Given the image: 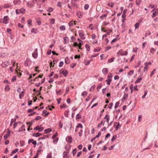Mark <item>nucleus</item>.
<instances>
[{
  "label": "nucleus",
  "mask_w": 158,
  "mask_h": 158,
  "mask_svg": "<svg viewBox=\"0 0 158 158\" xmlns=\"http://www.w3.org/2000/svg\"><path fill=\"white\" fill-rule=\"evenodd\" d=\"M119 54H120L121 56L127 55V52L126 51L123 52L122 50H120L117 52V55L118 56H119Z\"/></svg>",
  "instance_id": "obj_1"
},
{
  "label": "nucleus",
  "mask_w": 158,
  "mask_h": 158,
  "mask_svg": "<svg viewBox=\"0 0 158 158\" xmlns=\"http://www.w3.org/2000/svg\"><path fill=\"white\" fill-rule=\"evenodd\" d=\"M60 72L61 74H62L64 76H66L68 72L65 69H61L60 71Z\"/></svg>",
  "instance_id": "obj_2"
},
{
  "label": "nucleus",
  "mask_w": 158,
  "mask_h": 158,
  "mask_svg": "<svg viewBox=\"0 0 158 158\" xmlns=\"http://www.w3.org/2000/svg\"><path fill=\"white\" fill-rule=\"evenodd\" d=\"M9 19V18L8 16H4L3 19L2 23L5 24H7L8 23V21Z\"/></svg>",
  "instance_id": "obj_3"
},
{
  "label": "nucleus",
  "mask_w": 158,
  "mask_h": 158,
  "mask_svg": "<svg viewBox=\"0 0 158 158\" xmlns=\"http://www.w3.org/2000/svg\"><path fill=\"white\" fill-rule=\"evenodd\" d=\"M32 57L34 58H36L38 56L37 49L36 48L33 52L32 53Z\"/></svg>",
  "instance_id": "obj_4"
},
{
  "label": "nucleus",
  "mask_w": 158,
  "mask_h": 158,
  "mask_svg": "<svg viewBox=\"0 0 158 158\" xmlns=\"http://www.w3.org/2000/svg\"><path fill=\"white\" fill-rule=\"evenodd\" d=\"M44 129V128L43 127H40L39 126H37L34 128V130H38L39 132H41Z\"/></svg>",
  "instance_id": "obj_5"
},
{
  "label": "nucleus",
  "mask_w": 158,
  "mask_h": 158,
  "mask_svg": "<svg viewBox=\"0 0 158 158\" xmlns=\"http://www.w3.org/2000/svg\"><path fill=\"white\" fill-rule=\"evenodd\" d=\"M10 63L7 61L3 63L2 64V67L3 68H6L10 65Z\"/></svg>",
  "instance_id": "obj_6"
},
{
  "label": "nucleus",
  "mask_w": 158,
  "mask_h": 158,
  "mask_svg": "<svg viewBox=\"0 0 158 158\" xmlns=\"http://www.w3.org/2000/svg\"><path fill=\"white\" fill-rule=\"evenodd\" d=\"M72 137L70 136H68L66 138V141L69 143H70L72 142Z\"/></svg>",
  "instance_id": "obj_7"
},
{
  "label": "nucleus",
  "mask_w": 158,
  "mask_h": 158,
  "mask_svg": "<svg viewBox=\"0 0 158 158\" xmlns=\"http://www.w3.org/2000/svg\"><path fill=\"white\" fill-rule=\"evenodd\" d=\"M83 13L80 11L77 12V16L79 18H81V17L83 15Z\"/></svg>",
  "instance_id": "obj_8"
},
{
  "label": "nucleus",
  "mask_w": 158,
  "mask_h": 158,
  "mask_svg": "<svg viewBox=\"0 0 158 158\" xmlns=\"http://www.w3.org/2000/svg\"><path fill=\"white\" fill-rule=\"evenodd\" d=\"M79 35L81 39L84 40L85 39V37H84V35L83 33L80 32V31H79Z\"/></svg>",
  "instance_id": "obj_9"
},
{
  "label": "nucleus",
  "mask_w": 158,
  "mask_h": 158,
  "mask_svg": "<svg viewBox=\"0 0 158 158\" xmlns=\"http://www.w3.org/2000/svg\"><path fill=\"white\" fill-rule=\"evenodd\" d=\"M102 72L104 74H106L108 73V69L107 68H104L102 69Z\"/></svg>",
  "instance_id": "obj_10"
},
{
  "label": "nucleus",
  "mask_w": 158,
  "mask_h": 158,
  "mask_svg": "<svg viewBox=\"0 0 158 158\" xmlns=\"http://www.w3.org/2000/svg\"><path fill=\"white\" fill-rule=\"evenodd\" d=\"M48 138V135H44V136L42 137H40V138H39L38 139V140L39 141L40 140H44V139H45L46 138Z\"/></svg>",
  "instance_id": "obj_11"
},
{
  "label": "nucleus",
  "mask_w": 158,
  "mask_h": 158,
  "mask_svg": "<svg viewBox=\"0 0 158 158\" xmlns=\"http://www.w3.org/2000/svg\"><path fill=\"white\" fill-rule=\"evenodd\" d=\"M52 130L50 128H48L44 130L45 133H48L52 131Z\"/></svg>",
  "instance_id": "obj_12"
},
{
  "label": "nucleus",
  "mask_w": 158,
  "mask_h": 158,
  "mask_svg": "<svg viewBox=\"0 0 158 158\" xmlns=\"http://www.w3.org/2000/svg\"><path fill=\"white\" fill-rule=\"evenodd\" d=\"M31 32L33 34H36L38 32V30L35 28H32L31 30Z\"/></svg>",
  "instance_id": "obj_13"
},
{
  "label": "nucleus",
  "mask_w": 158,
  "mask_h": 158,
  "mask_svg": "<svg viewBox=\"0 0 158 158\" xmlns=\"http://www.w3.org/2000/svg\"><path fill=\"white\" fill-rule=\"evenodd\" d=\"M64 44H66L69 43L68 41L67 42V41H69V38L67 37H64Z\"/></svg>",
  "instance_id": "obj_14"
},
{
  "label": "nucleus",
  "mask_w": 158,
  "mask_h": 158,
  "mask_svg": "<svg viewBox=\"0 0 158 158\" xmlns=\"http://www.w3.org/2000/svg\"><path fill=\"white\" fill-rule=\"evenodd\" d=\"M128 97V94H126V93H125L124 92V96H123V99H122V101H123V99H124V100H126L127 99V98Z\"/></svg>",
  "instance_id": "obj_15"
},
{
  "label": "nucleus",
  "mask_w": 158,
  "mask_h": 158,
  "mask_svg": "<svg viewBox=\"0 0 158 158\" xmlns=\"http://www.w3.org/2000/svg\"><path fill=\"white\" fill-rule=\"evenodd\" d=\"M13 2L15 5H19L20 4V1L19 0H14Z\"/></svg>",
  "instance_id": "obj_16"
},
{
  "label": "nucleus",
  "mask_w": 158,
  "mask_h": 158,
  "mask_svg": "<svg viewBox=\"0 0 158 158\" xmlns=\"http://www.w3.org/2000/svg\"><path fill=\"white\" fill-rule=\"evenodd\" d=\"M87 92L86 91H84L81 94V96H82L84 98H85V96L87 95Z\"/></svg>",
  "instance_id": "obj_17"
},
{
  "label": "nucleus",
  "mask_w": 158,
  "mask_h": 158,
  "mask_svg": "<svg viewBox=\"0 0 158 158\" xmlns=\"http://www.w3.org/2000/svg\"><path fill=\"white\" fill-rule=\"evenodd\" d=\"M11 6V5L10 4H6L4 5L3 7L4 8H7L10 7Z\"/></svg>",
  "instance_id": "obj_18"
},
{
  "label": "nucleus",
  "mask_w": 158,
  "mask_h": 158,
  "mask_svg": "<svg viewBox=\"0 0 158 158\" xmlns=\"http://www.w3.org/2000/svg\"><path fill=\"white\" fill-rule=\"evenodd\" d=\"M111 80L112 79L110 78L108 79L107 80H106V81L107 83V84L108 85H110Z\"/></svg>",
  "instance_id": "obj_19"
},
{
  "label": "nucleus",
  "mask_w": 158,
  "mask_h": 158,
  "mask_svg": "<svg viewBox=\"0 0 158 158\" xmlns=\"http://www.w3.org/2000/svg\"><path fill=\"white\" fill-rule=\"evenodd\" d=\"M24 92V90L22 91L21 92H20L19 95V97L20 98H21L22 97H23L24 96L23 93Z\"/></svg>",
  "instance_id": "obj_20"
},
{
  "label": "nucleus",
  "mask_w": 158,
  "mask_h": 158,
  "mask_svg": "<svg viewBox=\"0 0 158 158\" xmlns=\"http://www.w3.org/2000/svg\"><path fill=\"white\" fill-rule=\"evenodd\" d=\"M142 80V78L141 77H140V78H138L135 81V83L136 84V83H139V82H140Z\"/></svg>",
  "instance_id": "obj_21"
},
{
  "label": "nucleus",
  "mask_w": 158,
  "mask_h": 158,
  "mask_svg": "<svg viewBox=\"0 0 158 158\" xmlns=\"http://www.w3.org/2000/svg\"><path fill=\"white\" fill-rule=\"evenodd\" d=\"M18 149L17 148L15 149V150L13 151L11 154V155H12L13 154H15L16 152H18Z\"/></svg>",
  "instance_id": "obj_22"
},
{
  "label": "nucleus",
  "mask_w": 158,
  "mask_h": 158,
  "mask_svg": "<svg viewBox=\"0 0 158 158\" xmlns=\"http://www.w3.org/2000/svg\"><path fill=\"white\" fill-rule=\"evenodd\" d=\"M105 121L102 120V121L100 123L98 124V127L99 128L100 127V125L102 124H103V125H104V123H105Z\"/></svg>",
  "instance_id": "obj_23"
},
{
  "label": "nucleus",
  "mask_w": 158,
  "mask_h": 158,
  "mask_svg": "<svg viewBox=\"0 0 158 158\" xmlns=\"http://www.w3.org/2000/svg\"><path fill=\"white\" fill-rule=\"evenodd\" d=\"M10 132L9 131L8 133L7 134H6L4 136V139H7L8 137L9 136V134H10Z\"/></svg>",
  "instance_id": "obj_24"
},
{
  "label": "nucleus",
  "mask_w": 158,
  "mask_h": 158,
  "mask_svg": "<svg viewBox=\"0 0 158 158\" xmlns=\"http://www.w3.org/2000/svg\"><path fill=\"white\" fill-rule=\"evenodd\" d=\"M29 60H30L29 59H27L25 61V66H27L28 65Z\"/></svg>",
  "instance_id": "obj_25"
},
{
  "label": "nucleus",
  "mask_w": 158,
  "mask_h": 158,
  "mask_svg": "<svg viewBox=\"0 0 158 158\" xmlns=\"http://www.w3.org/2000/svg\"><path fill=\"white\" fill-rule=\"evenodd\" d=\"M31 2L30 3V6H32L35 4L36 2V0H32Z\"/></svg>",
  "instance_id": "obj_26"
},
{
  "label": "nucleus",
  "mask_w": 158,
  "mask_h": 158,
  "mask_svg": "<svg viewBox=\"0 0 158 158\" xmlns=\"http://www.w3.org/2000/svg\"><path fill=\"white\" fill-rule=\"evenodd\" d=\"M102 85L101 84H99L98 85L97 89L98 91H99V89L101 88Z\"/></svg>",
  "instance_id": "obj_27"
},
{
  "label": "nucleus",
  "mask_w": 158,
  "mask_h": 158,
  "mask_svg": "<svg viewBox=\"0 0 158 158\" xmlns=\"http://www.w3.org/2000/svg\"><path fill=\"white\" fill-rule=\"evenodd\" d=\"M60 29L62 30H64L65 29V27L64 26L61 25L60 27Z\"/></svg>",
  "instance_id": "obj_28"
},
{
  "label": "nucleus",
  "mask_w": 158,
  "mask_h": 158,
  "mask_svg": "<svg viewBox=\"0 0 158 158\" xmlns=\"http://www.w3.org/2000/svg\"><path fill=\"white\" fill-rule=\"evenodd\" d=\"M118 125L115 127V130H117L119 127H121V125H120L119 123H118Z\"/></svg>",
  "instance_id": "obj_29"
},
{
  "label": "nucleus",
  "mask_w": 158,
  "mask_h": 158,
  "mask_svg": "<svg viewBox=\"0 0 158 158\" xmlns=\"http://www.w3.org/2000/svg\"><path fill=\"white\" fill-rule=\"evenodd\" d=\"M114 59H115L114 57H112V58L108 60V62L110 63H111V62H113L114 61Z\"/></svg>",
  "instance_id": "obj_30"
},
{
  "label": "nucleus",
  "mask_w": 158,
  "mask_h": 158,
  "mask_svg": "<svg viewBox=\"0 0 158 158\" xmlns=\"http://www.w3.org/2000/svg\"><path fill=\"white\" fill-rule=\"evenodd\" d=\"M69 112V110H66L65 111L64 115V116L67 117H68V113Z\"/></svg>",
  "instance_id": "obj_31"
},
{
  "label": "nucleus",
  "mask_w": 158,
  "mask_h": 158,
  "mask_svg": "<svg viewBox=\"0 0 158 158\" xmlns=\"http://www.w3.org/2000/svg\"><path fill=\"white\" fill-rule=\"evenodd\" d=\"M53 9L52 7H49L48 8L47 11L49 12H51L53 11Z\"/></svg>",
  "instance_id": "obj_32"
},
{
  "label": "nucleus",
  "mask_w": 158,
  "mask_h": 158,
  "mask_svg": "<svg viewBox=\"0 0 158 158\" xmlns=\"http://www.w3.org/2000/svg\"><path fill=\"white\" fill-rule=\"evenodd\" d=\"M50 20H51L50 22L51 24H53L55 23V20L54 19H51Z\"/></svg>",
  "instance_id": "obj_33"
},
{
  "label": "nucleus",
  "mask_w": 158,
  "mask_h": 158,
  "mask_svg": "<svg viewBox=\"0 0 158 158\" xmlns=\"http://www.w3.org/2000/svg\"><path fill=\"white\" fill-rule=\"evenodd\" d=\"M148 93V91L147 90H146L144 91V94L142 96V98H144Z\"/></svg>",
  "instance_id": "obj_34"
},
{
  "label": "nucleus",
  "mask_w": 158,
  "mask_h": 158,
  "mask_svg": "<svg viewBox=\"0 0 158 158\" xmlns=\"http://www.w3.org/2000/svg\"><path fill=\"white\" fill-rule=\"evenodd\" d=\"M81 115L79 114H77L76 116V119H79L80 118H81Z\"/></svg>",
  "instance_id": "obj_35"
},
{
  "label": "nucleus",
  "mask_w": 158,
  "mask_h": 158,
  "mask_svg": "<svg viewBox=\"0 0 158 158\" xmlns=\"http://www.w3.org/2000/svg\"><path fill=\"white\" fill-rule=\"evenodd\" d=\"M155 50H156L154 48H152L150 49V52L152 54H154Z\"/></svg>",
  "instance_id": "obj_36"
},
{
  "label": "nucleus",
  "mask_w": 158,
  "mask_h": 158,
  "mask_svg": "<svg viewBox=\"0 0 158 158\" xmlns=\"http://www.w3.org/2000/svg\"><path fill=\"white\" fill-rule=\"evenodd\" d=\"M117 136L116 135H114L113 136L111 140L112 141H114L117 138Z\"/></svg>",
  "instance_id": "obj_37"
},
{
  "label": "nucleus",
  "mask_w": 158,
  "mask_h": 158,
  "mask_svg": "<svg viewBox=\"0 0 158 158\" xmlns=\"http://www.w3.org/2000/svg\"><path fill=\"white\" fill-rule=\"evenodd\" d=\"M133 71L131 70L128 73V75H132L133 74Z\"/></svg>",
  "instance_id": "obj_38"
},
{
  "label": "nucleus",
  "mask_w": 158,
  "mask_h": 158,
  "mask_svg": "<svg viewBox=\"0 0 158 158\" xmlns=\"http://www.w3.org/2000/svg\"><path fill=\"white\" fill-rule=\"evenodd\" d=\"M156 70L155 69H154L151 72L150 74V77H152V76L154 74L155 72H156Z\"/></svg>",
  "instance_id": "obj_39"
},
{
  "label": "nucleus",
  "mask_w": 158,
  "mask_h": 158,
  "mask_svg": "<svg viewBox=\"0 0 158 158\" xmlns=\"http://www.w3.org/2000/svg\"><path fill=\"white\" fill-rule=\"evenodd\" d=\"M20 10L21 13H24L25 12V10L23 8H21L20 9H19Z\"/></svg>",
  "instance_id": "obj_40"
},
{
  "label": "nucleus",
  "mask_w": 158,
  "mask_h": 158,
  "mask_svg": "<svg viewBox=\"0 0 158 158\" xmlns=\"http://www.w3.org/2000/svg\"><path fill=\"white\" fill-rule=\"evenodd\" d=\"M85 47L88 51H89L90 50V47L89 46L88 44H86L85 45Z\"/></svg>",
  "instance_id": "obj_41"
},
{
  "label": "nucleus",
  "mask_w": 158,
  "mask_h": 158,
  "mask_svg": "<svg viewBox=\"0 0 158 158\" xmlns=\"http://www.w3.org/2000/svg\"><path fill=\"white\" fill-rule=\"evenodd\" d=\"M139 23H136L135 25V28L136 29V28H138L139 26Z\"/></svg>",
  "instance_id": "obj_42"
},
{
  "label": "nucleus",
  "mask_w": 158,
  "mask_h": 158,
  "mask_svg": "<svg viewBox=\"0 0 158 158\" xmlns=\"http://www.w3.org/2000/svg\"><path fill=\"white\" fill-rule=\"evenodd\" d=\"M76 65V64L75 63H73L72 64H71L70 65V68H72V69H73L74 66H75Z\"/></svg>",
  "instance_id": "obj_43"
},
{
  "label": "nucleus",
  "mask_w": 158,
  "mask_h": 158,
  "mask_svg": "<svg viewBox=\"0 0 158 158\" xmlns=\"http://www.w3.org/2000/svg\"><path fill=\"white\" fill-rule=\"evenodd\" d=\"M119 104V102H116L115 104L114 108H117L118 107Z\"/></svg>",
  "instance_id": "obj_44"
},
{
  "label": "nucleus",
  "mask_w": 158,
  "mask_h": 158,
  "mask_svg": "<svg viewBox=\"0 0 158 158\" xmlns=\"http://www.w3.org/2000/svg\"><path fill=\"white\" fill-rule=\"evenodd\" d=\"M34 110L33 109H30V116H31L33 115L34 114L36 113V112H34L32 113V112Z\"/></svg>",
  "instance_id": "obj_45"
},
{
  "label": "nucleus",
  "mask_w": 158,
  "mask_h": 158,
  "mask_svg": "<svg viewBox=\"0 0 158 158\" xmlns=\"http://www.w3.org/2000/svg\"><path fill=\"white\" fill-rule=\"evenodd\" d=\"M90 63V61L88 60H85V64L87 65Z\"/></svg>",
  "instance_id": "obj_46"
},
{
  "label": "nucleus",
  "mask_w": 158,
  "mask_h": 158,
  "mask_svg": "<svg viewBox=\"0 0 158 158\" xmlns=\"http://www.w3.org/2000/svg\"><path fill=\"white\" fill-rule=\"evenodd\" d=\"M107 15L106 14H103L100 17V18L101 19H102L103 18H105L106 17Z\"/></svg>",
  "instance_id": "obj_47"
},
{
  "label": "nucleus",
  "mask_w": 158,
  "mask_h": 158,
  "mask_svg": "<svg viewBox=\"0 0 158 158\" xmlns=\"http://www.w3.org/2000/svg\"><path fill=\"white\" fill-rule=\"evenodd\" d=\"M89 7V5L88 4H86L85 5L84 8L85 10H87Z\"/></svg>",
  "instance_id": "obj_48"
},
{
  "label": "nucleus",
  "mask_w": 158,
  "mask_h": 158,
  "mask_svg": "<svg viewBox=\"0 0 158 158\" xmlns=\"http://www.w3.org/2000/svg\"><path fill=\"white\" fill-rule=\"evenodd\" d=\"M111 5H110V3H108L107 5L108 6H111V7H112L114 5V4L113 3H111Z\"/></svg>",
  "instance_id": "obj_49"
},
{
  "label": "nucleus",
  "mask_w": 158,
  "mask_h": 158,
  "mask_svg": "<svg viewBox=\"0 0 158 158\" xmlns=\"http://www.w3.org/2000/svg\"><path fill=\"white\" fill-rule=\"evenodd\" d=\"M157 14L156 12V11H154L152 14V18L154 17Z\"/></svg>",
  "instance_id": "obj_50"
},
{
  "label": "nucleus",
  "mask_w": 158,
  "mask_h": 158,
  "mask_svg": "<svg viewBox=\"0 0 158 158\" xmlns=\"http://www.w3.org/2000/svg\"><path fill=\"white\" fill-rule=\"evenodd\" d=\"M16 118L15 119H12L11 121L10 126L13 123L16 121L15 120Z\"/></svg>",
  "instance_id": "obj_51"
},
{
  "label": "nucleus",
  "mask_w": 158,
  "mask_h": 158,
  "mask_svg": "<svg viewBox=\"0 0 158 158\" xmlns=\"http://www.w3.org/2000/svg\"><path fill=\"white\" fill-rule=\"evenodd\" d=\"M141 2V0H139L138 2L137 1V0L136 1V4L138 5H139L140 3Z\"/></svg>",
  "instance_id": "obj_52"
},
{
  "label": "nucleus",
  "mask_w": 158,
  "mask_h": 158,
  "mask_svg": "<svg viewBox=\"0 0 158 158\" xmlns=\"http://www.w3.org/2000/svg\"><path fill=\"white\" fill-rule=\"evenodd\" d=\"M76 151H77V149L76 148H75L73 150V156L75 155V154H76Z\"/></svg>",
  "instance_id": "obj_53"
},
{
  "label": "nucleus",
  "mask_w": 158,
  "mask_h": 158,
  "mask_svg": "<svg viewBox=\"0 0 158 158\" xmlns=\"http://www.w3.org/2000/svg\"><path fill=\"white\" fill-rule=\"evenodd\" d=\"M63 64H64V62L63 61H60V62L59 66L60 67H62L63 65Z\"/></svg>",
  "instance_id": "obj_54"
},
{
  "label": "nucleus",
  "mask_w": 158,
  "mask_h": 158,
  "mask_svg": "<svg viewBox=\"0 0 158 158\" xmlns=\"http://www.w3.org/2000/svg\"><path fill=\"white\" fill-rule=\"evenodd\" d=\"M41 118V117L40 116H38L35 118V120H37Z\"/></svg>",
  "instance_id": "obj_55"
},
{
  "label": "nucleus",
  "mask_w": 158,
  "mask_h": 158,
  "mask_svg": "<svg viewBox=\"0 0 158 158\" xmlns=\"http://www.w3.org/2000/svg\"><path fill=\"white\" fill-rule=\"evenodd\" d=\"M95 87V85H93V86H91L90 89V91L94 89Z\"/></svg>",
  "instance_id": "obj_56"
},
{
  "label": "nucleus",
  "mask_w": 158,
  "mask_h": 158,
  "mask_svg": "<svg viewBox=\"0 0 158 158\" xmlns=\"http://www.w3.org/2000/svg\"><path fill=\"white\" fill-rule=\"evenodd\" d=\"M78 127H81V128L83 127L82 126L81 123H79L77 126V128Z\"/></svg>",
  "instance_id": "obj_57"
},
{
  "label": "nucleus",
  "mask_w": 158,
  "mask_h": 158,
  "mask_svg": "<svg viewBox=\"0 0 158 158\" xmlns=\"http://www.w3.org/2000/svg\"><path fill=\"white\" fill-rule=\"evenodd\" d=\"M35 135H36L35 136V137H37L40 136L41 135V134L39 132H37L36 133H35Z\"/></svg>",
  "instance_id": "obj_58"
},
{
  "label": "nucleus",
  "mask_w": 158,
  "mask_h": 158,
  "mask_svg": "<svg viewBox=\"0 0 158 158\" xmlns=\"http://www.w3.org/2000/svg\"><path fill=\"white\" fill-rule=\"evenodd\" d=\"M20 10L19 9H16V13L17 14H19L21 13Z\"/></svg>",
  "instance_id": "obj_59"
},
{
  "label": "nucleus",
  "mask_w": 158,
  "mask_h": 158,
  "mask_svg": "<svg viewBox=\"0 0 158 158\" xmlns=\"http://www.w3.org/2000/svg\"><path fill=\"white\" fill-rule=\"evenodd\" d=\"M69 153L68 152H64L63 153V156L64 157L66 155H67Z\"/></svg>",
  "instance_id": "obj_60"
},
{
  "label": "nucleus",
  "mask_w": 158,
  "mask_h": 158,
  "mask_svg": "<svg viewBox=\"0 0 158 158\" xmlns=\"http://www.w3.org/2000/svg\"><path fill=\"white\" fill-rule=\"evenodd\" d=\"M152 63L151 62H146L145 63V65H147V66L148 65H151Z\"/></svg>",
  "instance_id": "obj_61"
},
{
  "label": "nucleus",
  "mask_w": 158,
  "mask_h": 158,
  "mask_svg": "<svg viewBox=\"0 0 158 158\" xmlns=\"http://www.w3.org/2000/svg\"><path fill=\"white\" fill-rule=\"evenodd\" d=\"M82 147V145L81 144L79 145L78 146V148L79 150H81Z\"/></svg>",
  "instance_id": "obj_62"
},
{
  "label": "nucleus",
  "mask_w": 158,
  "mask_h": 158,
  "mask_svg": "<svg viewBox=\"0 0 158 158\" xmlns=\"http://www.w3.org/2000/svg\"><path fill=\"white\" fill-rule=\"evenodd\" d=\"M54 81L53 79L52 78H51L48 81V82L49 83H51L53 82Z\"/></svg>",
  "instance_id": "obj_63"
},
{
  "label": "nucleus",
  "mask_w": 158,
  "mask_h": 158,
  "mask_svg": "<svg viewBox=\"0 0 158 158\" xmlns=\"http://www.w3.org/2000/svg\"><path fill=\"white\" fill-rule=\"evenodd\" d=\"M82 154V152L80 151L79 152L77 155V157H79Z\"/></svg>",
  "instance_id": "obj_64"
}]
</instances>
